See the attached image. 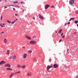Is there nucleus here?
<instances>
[{
  "label": "nucleus",
  "instance_id": "nucleus-1",
  "mask_svg": "<svg viewBox=\"0 0 78 78\" xmlns=\"http://www.w3.org/2000/svg\"><path fill=\"white\" fill-rule=\"evenodd\" d=\"M53 68V66L52 65H49L46 68V69L47 70L48 72H50V71L49 70V69L51 68Z\"/></svg>",
  "mask_w": 78,
  "mask_h": 78
},
{
  "label": "nucleus",
  "instance_id": "nucleus-2",
  "mask_svg": "<svg viewBox=\"0 0 78 78\" xmlns=\"http://www.w3.org/2000/svg\"><path fill=\"white\" fill-rule=\"evenodd\" d=\"M75 2V0H70L69 1V3L70 5H73L74 4Z\"/></svg>",
  "mask_w": 78,
  "mask_h": 78
},
{
  "label": "nucleus",
  "instance_id": "nucleus-3",
  "mask_svg": "<svg viewBox=\"0 0 78 78\" xmlns=\"http://www.w3.org/2000/svg\"><path fill=\"white\" fill-rule=\"evenodd\" d=\"M4 66H5V67H11V65H10L9 64H6L4 65Z\"/></svg>",
  "mask_w": 78,
  "mask_h": 78
},
{
  "label": "nucleus",
  "instance_id": "nucleus-4",
  "mask_svg": "<svg viewBox=\"0 0 78 78\" xmlns=\"http://www.w3.org/2000/svg\"><path fill=\"white\" fill-rule=\"evenodd\" d=\"M30 43L31 44H36V42L34 41H31L30 42Z\"/></svg>",
  "mask_w": 78,
  "mask_h": 78
},
{
  "label": "nucleus",
  "instance_id": "nucleus-5",
  "mask_svg": "<svg viewBox=\"0 0 78 78\" xmlns=\"http://www.w3.org/2000/svg\"><path fill=\"white\" fill-rule=\"evenodd\" d=\"M58 67H59V66L56 64H55L53 65V67L55 69H56V68H58Z\"/></svg>",
  "mask_w": 78,
  "mask_h": 78
},
{
  "label": "nucleus",
  "instance_id": "nucleus-6",
  "mask_svg": "<svg viewBox=\"0 0 78 78\" xmlns=\"http://www.w3.org/2000/svg\"><path fill=\"white\" fill-rule=\"evenodd\" d=\"M5 63H6V62L4 61H2L0 62V65H3V64H5Z\"/></svg>",
  "mask_w": 78,
  "mask_h": 78
},
{
  "label": "nucleus",
  "instance_id": "nucleus-7",
  "mask_svg": "<svg viewBox=\"0 0 78 78\" xmlns=\"http://www.w3.org/2000/svg\"><path fill=\"white\" fill-rule=\"evenodd\" d=\"M50 7V5L47 4L45 6V9H47L48 8Z\"/></svg>",
  "mask_w": 78,
  "mask_h": 78
},
{
  "label": "nucleus",
  "instance_id": "nucleus-8",
  "mask_svg": "<svg viewBox=\"0 0 78 78\" xmlns=\"http://www.w3.org/2000/svg\"><path fill=\"white\" fill-rule=\"evenodd\" d=\"M25 37L27 39H29V40H31V37L28 35L26 36Z\"/></svg>",
  "mask_w": 78,
  "mask_h": 78
},
{
  "label": "nucleus",
  "instance_id": "nucleus-9",
  "mask_svg": "<svg viewBox=\"0 0 78 78\" xmlns=\"http://www.w3.org/2000/svg\"><path fill=\"white\" fill-rule=\"evenodd\" d=\"M38 15H39V17L40 19H42V20H44V17L41 16V15H40V14H39Z\"/></svg>",
  "mask_w": 78,
  "mask_h": 78
},
{
  "label": "nucleus",
  "instance_id": "nucleus-10",
  "mask_svg": "<svg viewBox=\"0 0 78 78\" xmlns=\"http://www.w3.org/2000/svg\"><path fill=\"white\" fill-rule=\"evenodd\" d=\"M27 55L26 54H24L23 55V58L24 59H26V58H27Z\"/></svg>",
  "mask_w": 78,
  "mask_h": 78
},
{
  "label": "nucleus",
  "instance_id": "nucleus-11",
  "mask_svg": "<svg viewBox=\"0 0 78 78\" xmlns=\"http://www.w3.org/2000/svg\"><path fill=\"white\" fill-rule=\"evenodd\" d=\"M27 75L28 76H31V73H27Z\"/></svg>",
  "mask_w": 78,
  "mask_h": 78
},
{
  "label": "nucleus",
  "instance_id": "nucleus-12",
  "mask_svg": "<svg viewBox=\"0 0 78 78\" xmlns=\"http://www.w3.org/2000/svg\"><path fill=\"white\" fill-rule=\"evenodd\" d=\"M4 25H5V24L3 23L2 24V23L0 24V26L1 27H4Z\"/></svg>",
  "mask_w": 78,
  "mask_h": 78
},
{
  "label": "nucleus",
  "instance_id": "nucleus-13",
  "mask_svg": "<svg viewBox=\"0 0 78 78\" xmlns=\"http://www.w3.org/2000/svg\"><path fill=\"white\" fill-rule=\"evenodd\" d=\"M14 73H12L9 76V78H11V77H12L13 75H14Z\"/></svg>",
  "mask_w": 78,
  "mask_h": 78
},
{
  "label": "nucleus",
  "instance_id": "nucleus-14",
  "mask_svg": "<svg viewBox=\"0 0 78 78\" xmlns=\"http://www.w3.org/2000/svg\"><path fill=\"white\" fill-rule=\"evenodd\" d=\"M6 69L7 70H12V68H6Z\"/></svg>",
  "mask_w": 78,
  "mask_h": 78
},
{
  "label": "nucleus",
  "instance_id": "nucleus-15",
  "mask_svg": "<svg viewBox=\"0 0 78 78\" xmlns=\"http://www.w3.org/2000/svg\"><path fill=\"white\" fill-rule=\"evenodd\" d=\"M3 41L5 44L7 43V40L6 39H4L3 40Z\"/></svg>",
  "mask_w": 78,
  "mask_h": 78
},
{
  "label": "nucleus",
  "instance_id": "nucleus-16",
  "mask_svg": "<svg viewBox=\"0 0 78 78\" xmlns=\"http://www.w3.org/2000/svg\"><path fill=\"white\" fill-rule=\"evenodd\" d=\"M21 67L22 69H25L26 67L25 65H23V66H21Z\"/></svg>",
  "mask_w": 78,
  "mask_h": 78
},
{
  "label": "nucleus",
  "instance_id": "nucleus-17",
  "mask_svg": "<svg viewBox=\"0 0 78 78\" xmlns=\"http://www.w3.org/2000/svg\"><path fill=\"white\" fill-rule=\"evenodd\" d=\"M12 58L13 59H16V55H14L12 57Z\"/></svg>",
  "mask_w": 78,
  "mask_h": 78
},
{
  "label": "nucleus",
  "instance_id": "nucleus-18",
  "mask_svg": "<svg viewBox=\"0 0 78 78\" xmlns=\"http://www.w3.org/2000/svg\"><path fill=\"white\" fill-rule=\"evenodd\" d=\"M17 67H18V68H20L21 67V66H20V65L18 64L17 65Z\"/></svg>",
  "mask_w": 78,
  "mask_h": 78
},
{
  "label": "nucleus",
  "instance_id": "nucleus-19",
  "mask_svg": "<svg viewBox=\"0 0 78 78\" xmlns=\"http://www.w3.org/2000/svg\"><path fill=\"white\" fill-rule=\"evenodd\" d=\"M62 30L61 29H60L59 30V31L58 32V33H61V32L62 31Z\"/></svg>",
  "mask_w": 78,
  "mask_h": 78
},
{
  "label": "nucleus",
  "instance_id": "nucleus-20",
  "mask_svg": "<svg viewBox=\"0 0 78 78\" xmlns=\"http://www.w3.org/2000/svg\"><path fill=\"white\" fill-rule=\"evenodd\" d=\"M32 52L33 51H32L29 50L28 51V52L29 53H32Z\"/></svg>",
  "mask_w": 78,
  "mask_h": 78
},
{
  "label": "nucleus",
  "instance_id": "nucleus-21",
  "mask_svg": "<svg viewBox=\"0 0 78 78\" xmlns=\"http://www.w3.org/2000/svg\"><path fill=\"white\" fill-rule=\"evenodd\" d=\"M9 51H7V55H9Z\"/></svg>",
  "mask_w": 78,
  "mask_h": 78
},
{
  "label": "nucleus",
  "instance_id": "nucleus-22",
  "mask_svg": "<svg viewBox=\"0 0 78 78\" xmlns=\"http://www.w3.org/2000/svg\"><path fill=\"white\" fill-rule=\"evenodd\" d=\"M5 33V32L4 31H3V32H1V35H3V33Z\"/></svg>",
  "mask_w": 78,
  "mask_h": 78
},
{
  "label": "nucleus",
  "instance_id": "nucleus-23",
  "mask_svg": "<svg viewBox=\"0 0 78 78\" xmlns=\"http://www.w3.org/2000/svg\"><path fill=\"white\" fill-rule=\"evenodd\" d=\"M7 22L9 23H11V21H10L9 20H7Z\"/></svg>",
  "mask_w": 78,
  "mask_h": 78
},
{
  "label": "nucleus",
  "instance_id": "nucleus-24",
  "mask_svg": "<svg viewBox=\"0 0 78 78\" xmlns=\"http://www.w3.org/2000/svg\"><path fill=\"white\" fill-rule=\"evenodd\" d=\"M18 3V2H17V1L13 2V3L16 4V3Z\"/></svg>",
  "mask_w": 78,
  "mask_h": 78
},
{
  "label": "nucleus",
  "instance_id": "nucleus-25",
  "mask_svg": "<svg viewBox=\"0 0 78 78\" xmlns=\"http://www.w3.org/2000/svg\"><path fill=\"white\" fill-rule=\"evenodd\" d=\"M16 73H20V71H18L16 72Z\"/></svg>",
  "mask_w": 78,
  "mask_h": 78
},
{
  "label": "nucleus",
  "instance_id": "nucleus-26",
  "mask_svg": "<svg viewBox=\"0 0 78 78\" xmlns=\"http://www.w3.org/2000/svg\"><path fill=\"white\" fill-rule=\"evenodd\" d=\"M78 21L77 20H76L75 21V23H78Z\"/></svg>",
  "mask_w": 78,
  "mask_h": 78
},
{
  "label": "nucleus",
  "instance_id": "nucleus-27",
  "mask_svg": "<svg viewBox=\"0 0 78 78\" xmlns=\"http://www.w3.org/2000/svg\"><path fill=\"white\" fill-rule=\"evenodd\" d=\"M51 8H55V6L53 5H52L51 6Z\"/></svg>",
  "mask_w": 78,
  "mask_h": 78
},
{
  "label": "nucleus",
  "instance_id": "nucleus-28",
  "mask_svg": "<svg viewBox=\"0 0 78 78\" xmlns=\"http://www.w3.org/2000/svg\"><path fill=\"white\" fill-rule=\"evenodd\" d=\"M76 14H78V10H76Z\"/></svg>",
  "mask_w": 78,
  "mask_h": 78
},
{
  "label": "nucleus",
  "instance_id": "nucleus-29",
  "mask_svg": "<svg viewBox=\"0 0 78 78\" xmlns=\"http://www.w3.org/2000/svg\"><path fill=\"white\" fill-rule=\"evenodd\" d=\"M36 57H34V58L33 60H34H34H36Z\"/></svg>",
  "mask_w": 78,
  "mask_h": 78
},
{
  "label": "nucleus",
  "instance_id": "nucleus-30",
  "mask_svg": "<svg viewBox=\"0 0 78 78\" xmlns=\"http://www.w3.org/2000/svg\"><path fill=\"white\" fill-rule=\"evenodd\" d=\"M3 16H1V20H2V19H3Z\"/></svg>",
  "mask_w": 78,
  "mask_h": 78
},
{
  "label": "nucleus",
  "instance_id": "nucleus-31",
  "mask_svg": "<svg viewBox=\"0 0 78 78\" xmlns=\"http://www.w3.org/2000/svg\"><path fill=\"white\" fill-rule=\"evenodd\" d=\"M71 19L72 20H74V19H75V18H71Z\"/></svg>",
  "mask_w": 78,
  "mask_h": 78
},
{
  "label": "nucleus",
  "instance_id": "nucleus-32",
  "mask_svg": "<svg viewBox=\"0 0 78 78\" xmlns=\"http://www.w3.org/2000/svg\"><path fill=\"white\" fill-rule=\"evenodd\" d=\"M8 6H13V5H8Z\"/></svg>",
  "mask_w": 78,
  "mask_h": 78
},
{
  "label": "nucleus",
  "instance_id": "nucleus-33",
  "mask_svg": "<svg viewBox=\"0 0 78 78\" xmlns=\"http://www.w3.org/2000/svg\"><path fill=\"white\" fill-rule=\"evenodd\" d=\"M62 41V39H61L60 41H59V42H61Z\"/></svg>",
  "mask_w": 78,
  "mask_h": 78
},
{
  "label": "nucleus",
  "instance_id": "nucleus-34",
  "mask_svg": "<svg viewBox=\"0 0 78 78\" xmlns=\"http://www.w3.org/2000/svg\"><path fill=\"white\" fill-rule=\"evenodd\" d=\"M74 34H76V32H75L74 33Z\"/></svg>",
  "mask_w": 78,
  "mask_h": 78
},
{
  "label": "nucleus",
  "instance_id": "nucleus-35",
  "mask_svg": "<svg viewBox=\"0 0 78 78\" xmlns=\"http://www.w3.org/2000/svg\"><path fill=\"white\" fill-rule=\"evenodd\" d=\"M65 37V36H62V38H64Z\"/></svg>",
  "mask_w": 78,
  "mask_h": 78
},
{
  "label": "nucleus",
  "instance_id": "nucleus-36",
  "mask_svg": "<svg viewBox=\"0 0 78 78\" xmlns=\"http://www.w3.org/2000/svg\"><path fill=\"white\" fill-rule=\"evenodd\" d=\"M12 56H10V59H12Z\"/></svg>",
  "mask_w": 78,
  "mask_h": 78
},
{
  "label": "nucleus",
  "instance_id": "nucleus-37",
  "mask_svg": "<svg viewBox=\"0 0 78 78\" xmlns=\"http://www.w3.org/2000/svg\"><path fill=\"white\" fill-rule=\"evenodd\" d=\"M15 16H18V14H15Z\"/></svg>",
  "mask_w": 78,
  "mask_h": 78
},
{
  "label": "nucleus",
  "instance_id": "nucleus-38",
  "mask_svg": "<svg viewBox=\"0 0 78 78\" xmlns=\"http://www.w3.org/2000/svg\"><path fill=\"white\" fill-rule=\"evenodd\" d=\"M21 4H23V2H21Z\"/></svg>",
  "mask_w": 78,
  "mask_h": 78
},
{
  "label": "nucleus",
  "instance_id": "nucleus-39",
  "mask_svg": "<svg viewBox=\"0 0 78 78\" xmlns=\"http://www.w3.org/2000/svg\"><path fill=\"white\" fill-rule=\"evenodd\" d=\"M72 20V18H71L69 20V21H71V20Z\"/></svg>",
  "mask_w": 78,
  "mask_h": 78
},
{
  "label": "nucleus",
  "instance_id": "nucleus-40",
  "mask_svg": "<svg viewBox=\"0 0 78 78\" xmlns=\"http://www.w3.org/2000/svg\"><path fill=\"white\" fill-rule=\"evenodd\" d=\"M14 22L13 21H12V24H14Z\"/></svg>",
  "mask_w": 78,
  "mask_h": 78
},
{
  "label": "nucleus",
  "instance_id": "nucleus-41",
  "mask_svg": "<svg viewBox=\"0 0 78 78\" xmlns=\"http://www.w3.org/2000/svg\"><path fill=\"white\" fill-rule=\"evenodd\" d=\"M70 22H69L68 23V25H69V24H70Z\"/></svg>",
  "mask_w": 78,
  "mask_h": 78
},
{
  "label": "nucleus",
  "instance_id": "nucleus-42",
  "mask_svg": "<svg viewBox=\"0 0 78 78\" xmlns=\"http://www.w3.org/2000/svg\"><path fill=\"white\" fill-rule=\"evenodd\" d=\"M34 37H36V36H34L33 37V38H34Z\"/></svg>",
  "mask_w": 78,
  "mask_h": 78
},
{
  "label": "nucleus",
  "instance_id": "nucleus-43",
  "mask_svg": "<svg viewBox=\"0 0 78 78\" xmlns=\"http://www.w3.org/2000/svg\"><path fill=\"white\" fill-rule=\"evenodd\" d=\"M63 35V33H62V34L61 35V36H62Z\"/></svg>",
  "mask_w": 78,
  "mask_h": 78
},
{
  "label": "nucleus",
  "instance_id": "nucleus-44",
  "mask_svg": "<svg viewBox=\"0 0 78 78\" xmlns=\"http://www.w3.org/2000/svg\"><path fill=\"white\" fill-rule=\"evenodd\" d=\"M13 9L14 10V11H15L16 9H14V8H13Z\"/></svg>",
  "mask_w": 78,
  "mask_h": 78
},
{
  "label": "nucleus",
  "instance_id": "nucleus-45",
  "mask_svg": "<svg viewBox=\"0 0 78 78\" xmlns=\"http://www.w3.org/2000/svg\"><path fill=\"white\" fill-rule=\"evenodd\" d=\"M68 50H69V49H68L67 50V52H68V53H69V52H68Z\"/></svg>",
  "mask_w": 78,
  "mask_h": 78
},
{
  "label": "nucleus",
  "instance_id": "nucleus-46",
  "mask_svg": "<svg viewBox=\"0 0 78 78\" xmlns=\"http://www.w3.org/2000/svg\"><path fill=\"white\" fill-rule=\"evenodd\" d=\"M33 19H35V18H34V17L33 18Z\"/></svg>",
  "mask_w": 78,
  "mask_h": 78
},
{
  "label": "nucleus",
  "instance_id": "nucleus-47",
  "mask_svg": "<svg viewBox=\"0 0 78 78\" xmlns=\"http://www.w3.org/2000/svg\"><path fill=\"white\" fill-rule=\"evenodd\" d=\"M16 6L17 7H19V6H17V5H16Z\"/></svg>",
  "mask_w": 78,
  "mask_h": 78
},
{
  "label": "nucleus",
  "instance_id": "nucleus-48",
  "mask_svg": "<svg viewBox=\"0 0 78 78\" xmlns=\"http://www.w3.org/2000/svg\"><path fill=\"white\" fill-rule=\"evenodd\" d=\"M24 9H23V10L22 11V12H23V11H24Z\"/></svg>",
  "mask_w": 78,
  "mask_h": 78
},
{
  "label": "nucleus",
  "instance_id": "nucleus-49",
  "mask_svg": "<svg viewBox=\"0 0 78 78\" xmlns=\"http://www.w3.org/2000/svg\"><path fill=\"white\" fill-rule=\"evenodd\" d=\"M16 22V20H14L13 21V22H14V23Z\"/></svg>",
  "mask_w": 78,
  "mask_h": 78
},
{
  "label": "nucleus",
  "instance_id": "nucleus-50",
  "mask_svg": "<svg viewBox=\"0 0 78 78\" xmlns=\"http://www.w3.org/2000/svg\"><path fill=\"white\" fill-rule=\"evenodd\" d=\"M65 26H66V25H67V24L66 23H65Z\"/></svg>",
  "mask_w": 78,
  "mask_h": 78
},
{
  "label": "nucleus",
  "instance_id": "nucleus-51",
  "mask_svg": "<svg viewBox=\"0 0 78 78\" xmlns=\"http://www.w3.org/2000/svg\"><path fill=\"white\" fill-rule=\"evenodd\" d=\"M7 8V7L5 6V7H4V9H5V8Z\"/></svg>",
  "mask_w": 78,
  "mask_h": 78
},
{
  "label": "nucleus",
  "instance_id": "nucleus-52",
  "mask_svg": "<svg viewBox=\"0 0 78 78\" xmlns=\"http://www.w3.org/2000/svg\"><path fill=\"white\" fill-rule=\"evenodd\" d=\"M17 20H18V19H16V21H17Z\"/></svg>",
  "mask_w": 78,
  "mask_h": 78
},
{
  "label": "nucleus",
  "instance_id": "nucleus-53",
  "mask_svg": "<svg viewBox=\"0 0 78 78\" xmlns=\"http://www.w3.org/2000/svg\"><path fill=\"white\" fill-rule=\"evenodd\" d=\"M25 48V47H23V48Z\"/></svg>",
  "mask_w": 78,
  "mask_h": 78
},
{
  "label": "nucleus",
  "instance_id": "nucleus-54",
  "mask_svg": "<svg viewBox=\"0 0 78 78\" xmlns=\"http://www.w3.org/2000/svg\"><path fill=\"white\" fill-rule=\"evenodd\" d=\"M76 78H78V76H76Z\"/></svg>",
  "mask_w": 78,
  "mask_h": 78
},
{
  "label": "nucleus",
  "instance_id": "nucleus-55",
  "mask_svg": "<svg viewBox=\"0 0 78 78\" xmlns=\"http://www.w3.org/2000/svg\"><path fill=\"white\" fill-rule=\"evenodd\" d=\"M55 33H57V31H56Z\"/></svg>",
  "mask_w": 78,
  "mask_h": 78
},
{
  "label": "nucleus",
  "instance_id": "nucleus-56",
  "mask_svg": "<svg viewBox=\"0 0 78 78\" xmlns=\"http://www.w3.org/2000/svg\"><path fill=\"white\" fill-rule=\"evenodd\" d=\"M77 27H78V24H77Z\"/></svg>",
  "mask_w": 78,
  "mask_h": 78
},
{
  "label": "nucleus",
  "instance_id": "nucleus-57",
  "mask_svg": "<svg viewBox=\"0 0 78 78\" xmlns=\"http://www.w3.org/2000/svg\"><path fill=\"white\" fill-rule=\"evenodd\" d=\"M49 61H51V59H50Z\"/></svg>",
  "mask_w": 78,
  "mask_h": 78
},
{
  "label": "nucleus",
  "instance_id": "nucleus-58",
  "mask_svg": "<svg viewBox=\"0 0 78 78\" xmlns=\"http://www.w3.org/2000/svg\"><path fill=\"white\" fill-rule=\"evenodd\" d=\"M57 34V35H58V34Z\"/></svg>",
  "mask_w": 78,
  "mask_h": 78
},
{
  "label": "nucleus",
  "instance_id": "nucleus-59",
  "mask_svg": "<svg viewBox=\"0 0 78 78\" xmlns=\"http://www.w3.org/2000/svg\"><path fill=\"white\" fill-rule=\"evenodd\" d=\"M6 0H5V1H6Z\"/></svg>",
  "mask_w": 78,
  "mask_h": 78
},
{
  "label": "nucleus",
  "instance_id": "nucleus-60",
  "mask_svg": "<svg viewBox=\"0 0 78 78\" xmlns=\"http://www.w3.org/2000/svg\"><path fill=\"white\" fill-rule=\"evenodd\" d=\"M0 2H1V0H0Z\"/></svg>",
  "mask_w": 78,
  "mask_h": 78
},
{
  "label": "nucleus",
  "instance_id": "nucleus-61",
  "mask_svg": "<svg viewBox=\"0 0 78 78\" xmlns=\"http://www.w3.org/2000/svg\"><path fill=\"white\" fill-rule=\"evenodd\" d=\"M62 61V62H63V61Z\"/></svg>",
  "mask_w": 78,
  "mask_h": 78
}]
</instances>
